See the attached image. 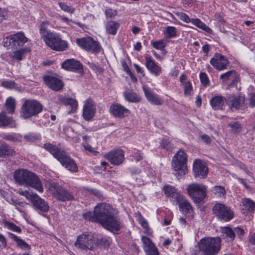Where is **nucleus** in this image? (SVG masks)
Segmentation results:
<instances>
[{
  "label": "nucleus",
  "instance_id": "44",
  "mask_svg": "<svg viewBox=\"0 0 255 255\" xmlns=\"http://www.w3.org/2000/svg\"><path fill=\"white\" fill-rule=\"evenodd\" d=\"M244 206L249 212H253L255 209V203L249 199L245 198L243 201Z\"/></svg>",
  "mask_w": 255,
  "mask_h": 255
},
{
  "label": "nucleus",
  "instance_id": "20",
  "mask_svg": "<svg viewBox=\"0 0 255 255\" xmlns=\"http://www.w3.org/2000/svg\"><path fill=\"white\" fill-rule=\"evenodd\" d=\"M96 110V105L94 102L91 99L87 100L83 107V118L86 121L91 120L94 117Z\"/></svg>",
  "mask_w": 255,
  "mask_h": 255
},
{
  "label": "nucleus",
  "instance_id": "53",
  "mask_svg": "<svg viewBox=\"0 0 255 255\" xmlns=\"http://www.w3.org/2000/svg\"><path fill=\"white\" fill-rule=\"evenodd\" d=\"M6 225L8 229L13 232L17 233H20L21 232V229L13 223L8 222L6 223Z\"/></svg>",
  "mask_w": 255,
  "mask_h": 255
},
{
  "label": "nucleus",
  "instance_id": "13",
  "mask_svg": "<svg viewBox=\"0 0 255 255\" xmlns=\"http://www.w3.org/2000/svg\"><path fill=\"white\" fill-rule=\"evenodd\" d=\"M27 38L22 32H18L6 38L3 41L4 47H10L12 49H17L22 47L27 42Z\"/></svg>",
  "mask_w": 255,
  "mask_h": 255
},
{
  "label": "nucleus",
  "instance_id": "45",
  "mask_svg": "<svg viewBox=\"0 0 255 255\" xmlns=\"http://www.w3.org/2000/svg\"><path fill=\"white\" fill-rule=\"evenodd\" d=\"M176 28L174 26H168L165 27L164 33L166 34L167 38L174 37L176 35Z\"/></svg>",
  "mask_w": 255,
  "mask_h": 255
},
{
  "label": "nucleus",
  "instance_id": "38",
  "mask_svg": "<svg viewBox=\"0 0 255 255\" xmlns=\"http://www.w3.org/2000/svg\"><path fill=\"white\" fill-rule=\"evenodd\" d=\"M163 191L166 196L176 198L177 196L180 195L177 192V190L173 186L170 185L164 186Z\"/></svg>",
  "mask_w": 255,
  "mask_h": 255
},
{
  "label": "nucleus",
  "instance_id": "28",
  "mask_svg": "<svg viewBox=\"0 0 255 255\" xmlns=\"http://www.w3.org/2000/svg\"><path fill=\"white\" fill-rule=\"evenodd\" d=\"M226 99L222 96H216L210 100V104L214 110H222L225 106Z\"/></svg>",
  "mask_w": 255,
  "mask_h": 255
},
{
  "label": "nucleus",
  "instance_id": "19",
  "mask_svg": "<svg viewBox=\"0 0 255 255\" xmlns=\"http://www.w3.org/2000/svg\"><path fill=\"white\" fill-rule=\"evenodd\" d=\"M193 172L195 177L205 178L208 172L205 163L200 159H195L193 163Z\"/></svg>",
  "mask_w": 255,
  "mask_h": 255
},
{
  "label": "nucleus",
  "instance_id": "59",
  "mask_svg": "<svg viewBox=\"0 0 255 255\" xmlns=\"http://www.w3.org/2000/svg\"><path fill=\"white\" fill-rule=\"evenodd\" d=\"M1 86L3 87L11 89L15 86V82L12 81H4L1 83Z\"/></svg>",
  "mask_w": 255,
  "mask_h": 255
},
{
  "label": "nucleus",
  "instance_id": "9",
  "mask_svg": "<svg viewBox=\"0 0 255 255\" xmlns=\"http://www.w3.org/2000/svg\"><path fill=\"white\" fill-rule=\"evenodd\" d=\"M212 211L217 219L221 222H229L234 216V212L228 206L222 203L215 204Z\"/></svg>",
  "mask_w": 255,
  "mask_h": 255
},
{
  "label": "nucleus",
  "instance_id": "48",
  "mask_svg": "<svg viewBox=\"0 0 255 255\" xmlns=\"http://www.w3.org/2000/svg\"><path fill=\"white\" fill-rule=\"evenodd\" d=\"M228 127L234 132L235 133H238L241 130V125L238 122H234L233 123H229L228 124Z\"/></svg>",
  "mask_w": 255,
  "mask_h": 255
},
{
  "label": "nucleus",
  "instance_id": "2",
  "mask_svg": "<svg viewBox=\"0 0 255 255\" xmlns=\"http://www.w3.org/2000/svg\"><path fill=\"white\" fill-rule=\"evenodd\" d=\"M116 211L109 204L102 203L97 204L93 212L89 211L83 213V217L86 220L98 223L102 225Z\"/></svg>",
  "mask_w": 255,
  "mask_h": 255
},
{
  "label": "nucleus",
  "instance_id": "4",
  "mask_svg": "<svg viewBox=\"0 0 255 255\" xmlns=\"http://www.w3.org/2000/svg\"><path fill=\"white\" fill-rule=\"evenodd\" d=\"M221 237H207L198 243L200 251L204 255H216L221 250Z\"/></svg>",
  "mask_w": 255,
  "mask_h": 255
},
{
  "label": "nucleus",
  "instance_id": "18",
  "mask_svg": "<svg viewBox=\"0 0 255 255\" xmlns=\"http://www.w3.org/2000/svg\"><path fill=\"white\" fill-rule=\"evenodd\" d=\"M210 63L217 70L221 71L227 68L229 61L224 56L217 53L210 60Z\"/></svg>",
  "mask_w": 255,
  "mask_h": 255
},
{
  "label": "nucleus",
  "instance_id": "11",
  "mask_svg": "<svg viewBox=\"0 0 255 255\" xmlns=\"http://www.w3.org/2000/svg\"><path fill=\"white\" fill-rule=\"evenodd\" d=\"M46 44L52 49L56 51H63L67 48V43L62 40L56 33L51 32L47 36H44L43 39Z\"/></svg>",
  "mask_w": 255,
  "mask_h": 255
},
{
  "label": "nucleus",
  "instance_id": "17",
  "mask_svg": "<svg viewBox=\"0 0 255 255\" xmlns=\"http://www.w3.org/2000/svg\"><path fill=\"white\" fill-rule=\"evenodd\" d=\"M43 80L46 85L53 91H59L63 88V81L56 77L45 75L43 76Z\"/></svg>",
  "mask_w": 255,
  "mask_h": 255
},
{
  "label": "nucleus",
  "instance_id": "27",
  "mask_svg": "<svg viewBox=\"0 0 255 255\" xmlns=\"http://www.w3.org/2000/svg\"><path fill=\"white\" fill-rule=\"evenodd\" d=\"M222 239L228 243H232L235 239L234 230L229 226L223 227L220 229Z\"/></svg>",
  "mask_w": 255,
  "mask_h": 255
},
{
  "label": "nucleus",
  "instance_id": "36",
  "mask_svg": "<svg viewBox=\"0 0 255 255\" xmlns=\"http://www.w3.org/2000/svg\"><path fill=\"white\" fill-rule=\"evenodd\" d=\"M190 22H191L193 25L197 26V27L202 29L205 31L206 32L211 33L212 30V29L208 27L204 23L202 22L198 18H192L190 20Z\"/></svg>",
  "mask_w": 255,
  "mask_h": 255
},
{
  "label": "nucleus",
  "instance_id": "42",
  "mask_svg": "<svg viewBox=\"0 0 255 255\" xmlns=\"http://www.w3.org/2000/svg\"><path fill=\"white\" fill-rule=\"evenodd\" d=\"M236 73L237 72L235 70L229 71L221 74L220 79L222 81L223 83H226L228 81L231 80Z\"/></svg>",
  "mask_w": 255,
  "mask_h": 255
},
{
  "label": "nucleus",
  "instance_id": "49",
  "mask_svg": "<svg viewBox=\"0 0 255 255\" xmlns=\"http://www.w3.org/2000/svg\"><path fill=\"white\" fill-rule=\"evenodd\" d=\"M231 80H232V82L230 84H228V88L236 87L238 89L237 84L240 82V77L237 72Z\"/></svg>",
  "mask_w": 255,
  "mask_h": 255
},
{
  "label": "nucleus",
  "instance_id": "3",
  "mask_svg": "<svg viewBox=\"0 0 255 255\" xmlns=\"http://www.w3.org/2000/svg\"><path fill=\"white\" fill-rule=\"evenodd\" d=\"M14 178L20 185L31 187L39 192H43V188L41 182L34 173L26 169H18L14 173Z\"/></svg>",
  "mask_w": 255,
  "mask_h": 255
},
{
  "label": "nucleus",
  "instance_id": "30",
  "mask_svg": "<svg viewBox=\"0 0 255 255\" xmlns=\"http://www.w3.org/2000/svg\"><path fill=\"white\" fill-rule=\"evenodd\" d=\"M143 90L147 100L150 103L155 105H161L162 104L163 101L159 98L158 95L156 94H154L153 92L144 87L143 88Z\"/></svg>",
  "mask_w": 255,
  "mask_h": 255
},
{
  "label": "nucleus",
  "instance_id": "56",
  "mask_svg": "<svg viewBox=\"0 0 255 255\" xmlns=\"http://www.w3.org/2000/svg\"><path fill=\"white\" fill-rule=\"evenodd\" d=\"M233 230L235 235H237L239 238L242 239L245 233L244 229L239 227H237L235 228Z\"/></svg>",
  "mask_w": 255,
  "mask_h": 255
},
{
  "label": "nucleus",
  "instance_id": "60",
  "mask_svg": "<svg viewBox=\"0 0 255 255\" xmlns=\"http://www.w3.org/2000/svg\"><path fill=\"white\" fill-rule=\"evenodd\" d=\"M139 223L141 225V227L146 229V231L148 230V226L146 220L140 214L139 218Z\"/></svg>",
  "mask_w": 255,
  "mask_h": 255
},
{
  "label": "nucleus",
  "instance_id": "14",
  "mask_svg": "<svg viewBox=\"0 0 255 255\" xmlns=\"http://www.w3.org/2000/svg\"><path fill=\"white\" fill-rule=\"evenodd\" d=\"M102 226L106 229L117 234L123 226V224L118 217L117 211L108 219Z\"/></svg>",
  "mask_w": 255,
  "mask_h": 255
},
{
  "label": "nucleus",
  "instance_id": "29",
  "mask_svg": "<svg viewBox=\"0 0 255 255\" xmlns=\"http://www.w3.org/2000/svg\"><path fill=\"white\" fill-rule=\"evenodd\" d=\"M228 101L231 103L232 107L236 109H239L246 105L245 98L242 96H230L228 97Z\"/></svg>",
  "mask_w": 255,
  "mask_h": 255
},
{
  "label": "nucleus",
  "instance_id": "24",
  "mask_svg": "<svg viewBox=\"0 0 255 255\" xmlns=\"http://www.w3.org/2000/svg\"><path fill=\"white\" fill-rule=\"evenodd\" d=\"M145 59V66L149 72L155 76H159L162 72L161 67L157 65L150 56H146Z\"/></svg>",
  "mask_w": 255,
  "mask_h": 255
},
{
  "label": "nucleus",
  "instance_id": "21",
  "mask_svg": "<svg viewBox=\"0 0 255 255\" xmlns=\"http://www.w3.org/2000/svg\"><path fill=\"white\" fill-rule=\"evenodd\" d=\"M110 111L114 117L119 118H123L130 113L128 109L118 103L112 104L110 106Z\"/></svg>",
  "mask_w": 255,
  "mask_h": 255
},
{
  "label": "nucleus",
  "instance_id": "26",
  "mask_svg": "<svg viewBox=\"0 0 255 255\" xmlns=\"http://www.w3.org/2000/svg\"><path fill=\"white\" fill-rule=\"evenodd\" d=\"M176 201L181 212L185 213H191L193 211L191 204L182 195L177 196Z\"/></svg>",
  "mask_w": 255,
  "mask_h": 255
},
{
  "label": "nucleus",
  "instance_id": "50",
  "mask_svg": "<svg viewBox=\"0 0 255 255\" xmlns=\"http://www.w3.org/2000/svg\"><path fill=\"white\" fill-rule=\"evenodd\" d=\"M133 159L135 161H139L143 159L142 153L138 150L134 149L132 151Z\"/></svg>",
  "mask_w": 255,
  "mask_h": 255
},
{
  "label": "nucleus",
  "instance_id": "46",
  "mask_svg": "<svg viewBox=\"0 0 255 255\" xmlns=\"http://www.w3.org/2000/svg\"><path fill=\"white\" fill-rule=\"evenodd\" d=\"M160 146L163 149L167 151H171L173 148V146L170 141L167 139H163L160 141Z\"/></svg>",
  "mask_w": 255,
  "mask_h": 255
},
{
  "label": "nucleus",
  "instance_id": "33",
  "mask_svg": "<svg viewBox=\"0 0 255 255\" xmlns=\"http://www.w3.org/2000/svg\"><path fill=\"white\" fill-rule=\"evenodd\" d=\"M123 96L126 101L130 103H137L141 100V98L136 93L128 91L123 93Z\"/></svg>",
  "mask_w": 255,
  "mask_h": 255
},
{
  "label": "nucleus",
  "instance_id": "32",
  "mask_svg": "<svg viewBox=\"0 0 255 255\" xmlns=\"http://www.w3.org/2000/svg\"><path fill=\"white\" fill-rule=\"evenodd\" d=\"M59 101L61 103L65 106H70L71 110L68 112V113L74 112L78 107L77 102L76 100L72 98H68L65 97L60 96L59 97Z\"/></svg>",
  "mask_w": 255,
  "mask_h": 255
},
{
  "label": "nucleus",
  "instance_id": "57",
  "mask_svg": "<svg viewBox=\"0 0 255 255\" xmlns=\"http://www.w3.org/2000/svg\"><path fill=\"white\" fill-rule=\"evenodd\" d=\"M199 137L201 141L206 144H210L211 142V138L206 134H201Z\"/></svg>",
  "mask_w": 255,
  "mask_h": 255
},
{
  "label": "nucleus",
  "instance_id": "10",
  "mask_svg": "<svg viewBox=\"0 0 255 255\" xmlns=\"http://www.w3.org/2000/svg\"><path fill=\"white\" fill-rule=\"evenodd\" d=\"M188 193L196 203L202 202L207 194V188L203 184L193 183L188 185Z\"/></svg>",
  "mask_w": 255,
  "mask_h": 255
},
{
  "label": "nucleus",
  "instance_id": "25",
  "mask_svg": "<svg viewBox=\"0 0 255 255\" xmlns=\"http://www.w3.org/2000/svg\"><path fill=\"white\" fill-rule=\"evenodd\" d=\"M16 151L14 148L4 142L0 141V157L8 158L14 156Z\"/></svg>",
  "mask_w": 255,
  "mask_h": 255
},
{
  "label": "nucleus",
  "instance_id": "5",
  "mask_svg": "<svg viewBox=\"0 0 255 255\" xmlns=\"http://www.w3.org/2000/svg\"><path fill=\"white\" fill-rule=\"evenodd\" d=\"M43 108L42 105L36 100H25L20 109V117L23 119H28L40 113Z\"/></svg>",
  "mask_w": 255,
  "mask_h": 255
},
{
  "label": "nucleus",
  "instance_id": "52",
  "mask_svg": "<svg viewBox=\"0 0 255 255\" xmlns=\"http://www.w3.org/2000/svg\"><path fill=\"white\" fill-rule=\"evenodd\" d=\"M184 85V94L186 96H189L191 94L192 91V86L190 82H186Z\"/></svg>",
  "mask_w": 255,
  "mask_h": 255
},
{
  "label": "nucleus",
  "instance_id": "34",
  "mask_svg": "<svg viewBox=\"0 0 255 255\" xmlns=\"http://www.w3.org/2000/svg\"><path fill=\"white\" fill-rule=\"evenodd\" d=\"M13 52V54L11 55L12 59L17 61H21L23 58V56L26 53L30 51L29 47H25L23 48H19V49H15Z\"/></svg>",
  "mask_w": 255,
  "mask_h": 255
},
{
  "label": "nucleus",
  "instance_id": "35",
  "mask_svg": "<svg viewBox=\"0 0 255 255\" xmlns=\"http://www.w3.org/2000/svg\"><path fill=\"white\" fill-rule=\"evenodd\" d=\"M10 237L16 243L17 246L22 250L30 249V246L23 240L19 238L13 234H9Z\"/></svg>",
  "mask_w": 255,
  "mask_h": 255
},
{
  "label": "nucleus",
  "instance_id": "8",
  "mask_svg": "<svg viewBox=\"0 0 255 255\" xmlns=\"http://www.w3.org/2000/svg\"><path fill=\"white\" fill-rule=\"evenodd\" d=\"M74 245L80 249L92 251L96 247V239L90 233L84 232L77 237Z\"/></svg>",
  "mask_w": 255,
  "mask_h": 255
},
{
  "label": "nucleus",
  "instance_id": "51",
  "mask_svg": "<svg viewBox=\"0 0 255 255\" xmlns=\"http://www.w3.org/2000/svg\"><path fill=\"white\" fill-rule=\"evenodd\" d=\"M58 4L60 8L64 11L73 13L74 11V8L71 7L70 6L68 5L66 3L62 2H58Z\"/></svg>",
  "mask_w": 255,
  "mask_h": 255
},
{
  "label": "nucleus",
  "instance_id": "23",
  "mask_svg": "<svg viewBox=\"0 0 255 255\" xmlns=\"http://www.w3.org/2000/svg\"><path fill=\"white\" fill-rule=\"evenodd\" d=\"M62 68L71 71H83V66L78 60L70 59L65 60L61 65Z\"/></svg>",
  "mask_w": 255,
  "mask_h": 255
},
{
  "label": "nucleus",
  "instance_id": "7",
  "mask_svg": "<svg viewBox=\"0 0 255 255\" xmlns=\"http://www.w3.org/2000/svg\"><path fill=\"white\" fill-rule=\"evenodd\" d=\"M49 191L58 201L66 202L74 200V196L72 193L57 183L50 184Z\"/></svg>",
  "mask_w": 255,
  "mask_h": 255
},
{
  "label": "nucleus",
  "instance_id": "40",
  "mask_svg": "<svg viewBox=\"0 0 255 255\" xmlns=\"http://www.w3.org/2000/svg\"><path fill=\"white\" fill-rule=\"evenodd\" d=\"M5 105L8 113L13 114L15 108V99L11 97L8 98L5 102Z\"/></svg>",
  "mask_w": 255,
  "mask_h": 255
},
{
  "label": "nucleus",
  "instance_id": "58",
  "mask_svg": "<svg viewBox=\"0 0 255 255\" xmlns=\"http://www.w3.org/2000/svg\"><path fill=\"white\" fill-rule=\"evenodd\" d=\"M177 14L180 20H183L186 23L190 22L191 19L186 14L183 12H179L177 13Z\"/></svg>",
  "mask_w": 255,
  "mask_h": 255
},
{
  "label": "nucleus",
  "instance_id": "54",
  "mask_svg": "<svg viewBox=\"0 0 255 255\" xmlns=\"http://www.w3.org/2000/svg\"><path fill=\"white\" fill-rule=\"evenodd\" d=\"M152 44L153 47L157 49H161L165 46V43L163 40L152 42Z\"/></svg>",
  "mask_w": 255,
  "mask_h": 255
},
{
  "label": "nucleus",
  "instance_id": "64",
  "mask_svg": "<svg viewBox=\"0 0 255 255\" xmlns=\"http://www.w3.org/2000/svg\"><path fill=\"white\" fill-rule=\"evenodd\" d=\"M98 243L105 248H106L110 245L109 240L107 238H102Z\"/></svg>",
  "mask_w": 255,
  "mask_h": 255
},
{
  "label": "nucleus",
  "instance_id": "43",
  "mask_svg": "<svg viewBox=\"0 0 255 255\" xmlns=\"http://www.w3.org/2000/svg\"><path fill=\"white\" fill-rule=\"evenodd\" d=\"M212 191L218 197L225 198L226 194V190L223 186H215L212 188Z\"/></svg>",
  "mask_w": 255,
  "mask_h": 255
},
{
  "label": "nucleus",
  "instance_id": "39",
  "mask_svg": "<svg viewBox=\"0 0 255 255\" xmlns=\"http://www.w3.org/2000/svg\"><path fill=\"white\" fill-rule=\"evenodd\" d=\"M119 26V24L118 22L110 21L108 22L106 24V30L108 33L112 35H115Z\"/></svg>",
  "mask_w": 255,
  "mask_h": 255
},
{
  "label": "nucleus",
  "instance_id": "55",
  "mask_svg": "<svg viewBox=\"0 0 255 255\" xmlns=\"http://www.w3.org/2000/svg\"><path fill=\"white\" fill-rule=\"evenodd\" d=\"M200 79L201 83L205 86L209 85V79L207 74L204 72H201L200 74Z\"/></svg>",
  "mask_w": 255,
  "mask_h": 255
},
{
  "label": "nucleus",
  "instance_id": "1",
  "mask_svg": "<svg viewBox=\"0 0 255 255\" xmlns=\"http://www.w3.org/2000/svg\"><path fill=\"white\" fill-rule=\"evenodd\" d=\"M43 147L50 152L66 169L72 172L78 171V168L74 160L64 149L55 144H52L50 143L44 144Z\"/></svg>",
  "mask_w": 255,
  "mask_h": 255
},
{
  "label": "nucleus",
  "instance_id": "6",
  "mask_svg": "<svg viewBox=\"0 0 255 255\" xmlns=\"http://www.w3.org/2000/svg\"><path fill=\"white\" fill-rule=\"evenodd\" d=\"M187 158L185 152L182 150H179L174 156L172 161L174 174L178 178L182 177L187 172Z\"/></svg>",
  "mask_w": 255,
  "mask_h": 255
},
{
  "label": "nucleus",
  "instance_id": "37",
  "mask_svg": "<svg viewBox=\"0 0 255 255\" xmlns=\"http://www.w3.org/2000/svg\"><path fill=\"white\" fill-rule=\"evenodd\" d=\"M1 138L8 141L17 142L20 141V137L21 135L16 133H2L1 135Z\"/></svg>",
  "mask_w": 255,
  "mask_h": 255
},
{
  "label": "nucleus",
  "instance_id": "22",
  "mask_svg": "<svg viewBox=\"0 0 255 255\" xmlns=\"http://www.w3.org/2000/svg\"><path fill=\"white\" fill-rule=\"evenodd\" d=\"M143 248L146 255H159L157 248L148 238L143 236L141 238Z\"/></svg>",
  "mask_w": 255,
  "mask_h": 255
},
{
  "label": "nucleus",
  "instance_id": "61",
  "mask_svg": "<svg viewBox=\"0 0 255 255\" xmlns=\"http://www.w3.org/2000/svg\"><path fill=\"white\" fill-rule=\"evenodd\" d=\"M249 106L251 108L255 107V94L251 93L249 94Z\"/></svg>",
  "mask_w": 255,
  "mask_h": 255
},
{
  "label": "nucleus",
  "instance_id": "16",
  "mask_svg": "<svg viewBox=\"0 0 255 255\" xmlns=\"http://www.w3.org/2000/svg\"><path fill=\"white\" fill-rule=\"evenodd\" d=\"M111 164L114 165H120L125 160L124 152L122 149L113 150L104 155Z\"/></svg>",
  "mask_w": 255,
  "mask_h": 255
},
{
  "label": "nucleus",
  "instance_id": "41",
  "mask_svg": "<svg viewBox=\"0 0 255 255\" xmlns=\"http://www.w3.org/2000/svg\"><path fill=\"white\" fill-rule=\"evenodd\" d=\"M49 23L47 21H42L40 25L39 33L41 36V38L43 39L44 36H47L52 32L48 31L47 27L49 26Z\"/></svg>",
  "mask_w": 255,
  "mask_h": 255
},
{
  "label": "nucleus",
  "instance_id": "47",
  "mask_svg": "<svg viewBox=\"0 0 255 255\" xmlns=\"http://www.w3.org/2000/svg\"><path fill=\"white\" fill-rule=\"evenodd\" d=\"M24 139L28 142H34L39 138V135L34 133H28L23 136Z\"/></svg>",
  "mask_w": 255,
  "mask_h": 255
},
{
  "label": "nucleus",
  "instance_id": "15",
  "mask_svg": "<svg viewBox=\"0 0 255 255\" xmlns=\"http://www.w3.org/2000/svg\"><path fill=\"white\" fill-rule=\"evenodd\" d=\"M30 201L34 209L38 212H47L49 210L48 203L37 194H30L27 197Z\"/></svg>",
  "mask_w": 255,
  "mask_h": 255
},
{
  "label": "nucleus",
  "instance_id": "63",
  "mask_svg": "<svg viewBox=\"0 0 255 255\" xmlns=\"http://www.w3.org/2000/svg\"><path fill=\"white\" fill-rule=\"evenodd\" d=\"M90 192L91 194L94 195L95 196L97 197L100 200H102L103 198L101 193L96 189H91L90 190Z\"/></svg>",
  "mask_w": 255,
  "mask_h": 255
},
{
  "label": "nucleus",
  "instance_id": "12",
  "mask_svg": "<svg viewBox=\"0 0 255 255\" xmlns=\"http://www.w3.org/2000/svg\"><path fill=\"white\" fill-rule=\"evenodd\" d=\"M76 43L85 50L95 54L98 53L101 49L100 44L90 36L78 38Z\"/></svg>",
  "mask_w": 255,
  "mask_h": 255
},
{
  "label": "nucleus",
  "instance_id": "31",
  "mask_svg": "<svg viewBox=\"0 0 255 255\" xmlns=\"http://www.w3.org/2000/svg\"><path fill=\"white\" fill-rule=\"evenodd\" d=\"M0 126L15 128L16 125L12 118L7 117L4 112L0 113Z\"/></svg>",
  "mask_w": 255,
  "mask_h": 255
},
{
  "label": "nucleus",
  "instance_id": "62",
  "mask_svg": "<svg viewBox=\"0 0 255 255\" xmlns=\"http://www.w3.org/2000/svg\"><path fill=\"white\" fill-rule=\"evenodd\" d=\"M105 14L108 17L111 18L117 14V11L112 8H108L105 11Z\"/></svg>",
  "mask_w": 255,
  "mask_h": 255
}]
</instances>
